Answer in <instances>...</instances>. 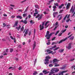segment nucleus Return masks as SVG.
Listing matches in <instances>:
<instances>
[{
    "instance_id": "4",
    "label": "nucleus",
    "mask_w": 75,
    "mask_h": 75,
    "mask_svg": "<svg viewBox=\"0 0 75 75\" xmlns=\"http://www.w3.org/2000/svg\"><path fill=\"white\" fill-rule=\"evenodd\" d=\"M47 52H49L48 53V54H50L52 53V55H54V54H55V53H56V51H55L54 52H53V51H51V50L48 49L47 50Z\"/></svg>"
},
{
    "instance_id": "49",
    "label": "nucleus",
    "mask_w": 75,
    "mask_h": 75,
    "mask_svg": "<svg viewBox=\"0 0 75 75\" xmlns=\"http://www.w3.org/2000/svg\"><path fill=\"white\" fill-rule=\"evenodd\" d=\"M42 16H43V14H41L40 15V18H42Z\"/></svg>"
},
{
    "instance_id": "62",
    "label": "nucleus",
    "mask_w": 75,
    "mask_h": 75,
    "mask_svg": "<svg viewBox=\"0 0 75 75\" xmlns=\"http://www.w3.org/2000/svg\"><path fill=\"white\" fill-rule=\"evenodd\" d=\"M41 19V18H40V17H39L38 18V20H40V19Z\"/></svg>"
},
{
    "instance_id": "10",
    "label": "nucleus",
    "mask_w": 75,
    "mask_h": 75,
    "mask_svg": "<svg viewBox=\"0 0 75 75\" xmlns=\"http://www.w3.org/2000/svg\"><path fill=\"white\" fill-rule=\"evenodd\" d=\"M59 60H58L57 59H54L53 60V63H54V62H59Z\"/></svg>"
},
{
    "instance_id": "51",
    "label": "nucleus",
    "mask_w": 75,
    "mask_h": 75,
    "mask_svg": "<svg viewBox=\"0 0 75 75\" xmlns=\"http://www.w3.org/2000/svg\"><path fill=\"white\" fill-rule=\"evenodd\" d=\"M14 17H15V16H14V15H12L11 16V18H14Z\"/></svg>"
},
{
    "instance_id": "63",
    "label": "nucleus",
    "mask_w": 75,
    "mask_h": 75,
    "mask_svg": "<svg viewBox=\"0 0 75 75\" xmlns=\"http://www.w3.org/2000/svg\"><path fill=\"white\" fill-rule=\"evenodd\" d=\"M69 7L68 6H66V8L67 9V10H68V8H69Z\"/></svg>"
},
{
    "instance_id": "18",
    "label": "nucleus",
    "mask_w": 75,
    "mask_h": 75,
    "mask_svg": "<svg viewBox=\"0 0 75 75\" xmlns=\"http://www.w3.org/2000/svg\"><path fill=\"white\" fill-rule=\"evenodd\" d=\"M57 47V45H55L54 46L52 47V48H50V50H52L53 48H56Z\"/></svg>"
},
{
    "instance_id": "25",
    "label": "nucleus",
    "mask_w": 75,
    "mask_h": 75,
    "mask_svg": "<svg viewBox=\"0 0 75 75\" xmlns=\"http://www.w3.org/2000/svg\"><path fill=\"white\" fill-rule=\"evenodd\" d=\"M27 16V13H24L23 14V17H25V16Z\"/></svg>"
},
{
    "instance_id": "39",
    "label": "nucleus",
    "mask_w": 75,
    "mask_h": 75,
    "mask_svg": "<svg viewBox=\"0 0 75 75\" xmlns=\"http://www.w3.org/2000/svg\"><path fill=\"white\" fill-rule=\"evenodd\" d=\"M49 66L50 67H53V65L52 64H50L49 65Z\"/></svg>"
},
{
    "instance_id": "31",
    "label": "nucleus",
    "mask_w": 75,
    "mask_h": 75,
    "mask_svg": "<svg viewBox=\"0 0 75 75\" xmlns=\"http://www.w3.org/2000/svg\"><path fill=\"white\" fill-rule=\"evenodd\" d=\"M21 31H23L24 30V26H22L21 29Z\"/></svg>"
},
{
    "instance_id": "44",
    "label": "nucleus",
    "mask_w": 75,
    "mask_h": 75,
    "mask_svg": "<svg viewBox=\"0 0 75 75\" xmlns=\"http://www.w3.org/2000/svg\"><path fill=\"white\" fill-rule=\"evenodd\" d=\"M70 21V19H69L68 20H66V22H67V23H68Z\"/></svg>"
},
{
    "instance_id": "57",
    "label": "nucleus",
    "mask_w": 75,
    "mask_h": 75,
    "mask_svg": "<svg viewBox=\"0 0 75 75\" xmlns=\"http://www.w3.org/2000/svg\"><path fill=\"white\" fill-rule=\"evenodd\" d=\"M43 13H44V14L45 15L48 14V13H47V12H46V11L44 12Z\"/></svg>"
},
{
    "instance_id": "12",
    "label": "nucleus",
    "mask_w": 75,
    "mask_h": 75,
    "mask_svg": "<svg viewBox=\"0 0 75 75\" xmlns=\"http://www.w3.org/2000/svg\"><path fill=\"white\" fill-rule=\"evenodd\" d=\"M16 29H17L18 30V31H19V30L21 29V25H19L18 27H16Z\"/></svg>"
},
{
    "instance_id": "19",
    "label": "nucleus",
    "mask_w": 75,
    "mask_h": 75,
    "mask_svg": "<svg viewBox=\"0 0 75 75\" xmlns=\"http://www.w3.org/2000/svg\"><path fill=\"white\" fill-rule=\"evenodd\" d=\"M63 6H64V4H61V6H59V8H62V7H63Z\"/></svg>"
},
{
    "instance_id": "23",
    "label": "nucleus",
    "mask_w": 75,
    "mask_h": 75,
    "mask_svg": "<svg viewBox=\"0 0 75 75\" xmlns=\"http://www.w3.org/2000/svg\"><path fill=\"white\" fill-rule=\"evenodd\" d=\"M23 23H24V24H27V20H24V21H23Z\"/></svg>"
},
{
    "instance_id": "11",
    "label": "nucleus",
    "mask_w": 75,
    "mask_h": 75,
    "mask_svg": "<svg viewBox=\"0 0 75 75\" xmlns=\"http://www.w3.org/2000/svg\"><path fill=\"white\" fill-rule=\"evenodd\" d=\"M57 14H58L57 12H54L53 14V17L55 18V16H56V15H57Z\"/></svg>"
},
{
    "instance_id": "20",
    "label": "nucleus",
    "mask_w": 75,
    "mask_h": 75,
    "mask_svg": "<svg viewBox=\"0 0 75 75\" xmlns=\"http://www.w3.org/2000/svg\"><path fill=\"white\" fill-rule=\"evenodd\" d=\"M50 23V22L49 21H48L47 22H46V23L45 24V27H46V26H47V24H48V23Z\"/></svg>"
},
{
    "instance_id": "41",
    "label": "nucleus",
    "mask_w": 75,
    "mask_h": 75,
    "mask_svg": "<svg viewBox=\"0 0 75 75\" xmlns=\"http://www.w3.org/2000/svg\"><path fill=\"white\" fill-rule=\"evenodd\" d=\"M13 49L12 48L10 50V52H13Z\"/></svg>"
},
{
    "instance_id": "1",
    "label": "nucleus",
    "mask_w": 75,
    "mask_h": 75,
    "mask_svg": "<svg viewBox=\"0 0 75 75\" xmlns=\"http://www.w3.org/2000/svg\"><path fill=\"white\" fill-rule=\"evenodd\" d=\"M55 34L54 32H52L50 34V32L49 31H47L46 33V35L45 36V37H46V39H47V40H50L51 36H52L53 34Z\"/></svg>"
},
{
    "instance_id": "43",
    "label": "nucleus",
    "mask_w": 75,
    "mask_h": 75,
    "mask_svg": "<svg viewBox=\"0 0 75 75\" xmlns=\"http://www.w3.org/2000/svg\"><path fill=\"white\" fill-rule=\"evenodd\" d=\"M53 8H57V6L55 5L53 6Z\"/></svg>"
},
{
    "instance_id": "9",
    "label": "nucleus",
    "mask_w": 75,
    "mask_h": 75,
    "mask_svg": "<svg viewBox=\"0 0 75 75\" xmlns=\"http://www.w3.org/2000/svg\"><path fill=\"white\" fill-rule=\"evenodd\" d=\"M36 46V42L34 41V42L33 44V50H34V49H35V47Z\"/></svg>"
},
{
    "instance_id": "3",
    "label": "nucleus",
    "mask_w": 75,
    "mask_h": 75,
    "mask_svg": "<svg viewBox=\"0 0 75 75\" xmlns=\"http://www.w3.org/2000/svg\"><path fill=\"white\" fill-rule=\"evenodd\" d=\"M72 35V34L69 37L66 38L65 39H63L61 40L59 42L58 44H61V43H62V42L63 41H65V40H67L68 38H69L71 37V36Z\"/></svg>"
},
{
    "instance_id": "16",
    "label": "nucleus",
    "mask_w": 75,
    "mask_h": 75,
    "mask_svg": "<svg viewBox=\"0 0 75 75\" xmlns=\"http://www.w3.org/2000/svg\"><path fill=\"white\" fill-rule=\"evenodd\" d=\"M38 74V73L37 71H34V73H33V75H36Z\"/></svg>"
},
{
    "instance_id": "28",
    "label": "nucleus",
    "mask_w": 75,
    "mask_h": 75,
    "mask_svg": "<svg viewBox=\"0 0 75 75\" xmlns=\"http://www.w3.org/2000/svg\"><path fill=\"white\" fill-rule=\"evenodd\" d=\"M54 64V67H58V66H59V64H57V63H55Z\"/></svg>"
},
{
    "instance_id": "59",
    "label": "nucleus",
    "mask_w": 75,
    "mask_h": 75,
    "mask_svg": "<svg viewBox=\"0 0 75 75\" xmlns=\"http://www.w3.org/2000/svg\"><path fill=\"white\" fill-rule=\"evenodd\" d=\"M58 41H57V42H54V44H57L58 43Z\"/></svg>"
},
{
    "instance_id": "34",
    "label": "nucleus",
    "mask_w": 75,
    "mask_h": 75,
    "mask_svg": "<svg viewBox=\"0 0 75 75\" xmlns=\"http://www.w3.org/2000/svg\"><path fill=\"white\" fill-rule=\"evenodd\" d=\"M30 24H34V23L33 22V20H31L30 21Z\"/></svg>"
},
{
    "instance_id": "58",
    "label": "nucleus",
    "mask_w": 75,
    "mask_h": 75,
    "mask_svg": "<svg viewBox=\"0 0 75 75\" xmlns=\"http://www.w3.org/2000/svg\"><path fill=\"white\" fill-rule=\"evenodd\" d=\"M51 1H50L49 2V3H51L52 1H53L54 0H50Z\"/></svg>"
},
{
    "instance_id": "2",
    "label": "nucleus",
    "mask_w": 75,
    "mask_h": 75,
    "mask_svg": "<svg viewBox=\"0 0 75 75\" xmlns=\"http://www.w3.org/2000/svg\"><path fill=\"white\" fill-rule=\"evenodd\" d=\"M46 59H45V65H47L48 64H49V59L51 58V57L49 56H46L45 57Z\"/></svg>"
},
{
    "instance_id": "21",
    "label": "nucleus",
    "mask_w": 75,
    "mask_h": 75,
    "mask_svg": "<svg viewBox=\"0 0 75 75\" xmlns=\"http://www.w3.org/2000/svg\"><path fill=\"white\" fill-rule=\"evenodd\" d=\"M28 7H27L26 8V9L24 11V13H25L26 12H27V11H28Z\"/></svg>"
},
{
    "instance_id": "50",
    "label": "nucleus",
    "mask_w": 75,
    "mask_h": 75,
    "mask_svg": "<svg viewBox=\"0 0 75 75\" xmlns=\"http://www.w3.org/2000/svg\"><path fill=\"white\" fill-rule=\"evenodd\" d=\"M58 24V22H56L55 24V26H57V25Z\"/></svg>"
},
{
    "instance_id": "36",
    "label": "nucleus",
    "mask_w": 75,
    "mask_h": 75,
    "mask_svg": "<svg viewBox=\"0 0 75 75\" xmlns=\"http://www.w3.org/2000/svg\"><path fill=\"white\" fill-rule=\"evenodd\" d=\"M64 10H60V11L59 12V14H61V13H62V11H63Z\"/></svg>"
},
{
    "instance_id": "8",
    "label": "nucleus",
    "mask_w": 75,
    "mask_h": 75,
    "mask_svg": "<svg viewBox=\"0 0 75 75\" xmlns=\"http://www.w3.org/2000/svg\"><path fill=\"white\" fill-rule=\"evenodd\" d=\"M18 21H16L13 27H16V26H17V25H18Z\"/></svg>"
},
{
    "instance_id": "55",
    "label": "nucleus",
    "mask_w": 75,
    "mask_h": 75,
    "mask_svg": "<svg viewBox=\"0 0 75 75\" xmlns=\"http://www.w3.org/2000/svg\"><path fill=\"white\" fill-rule=\"evenodd\" d=\"M59 71V70L58 69H56V70H55V72H58V71Z\"/></svg>"
},
{
    "instance_id": "15",
    "label": "nucleus",
    "mask_w": 75,
    "mask_h": 75,
    "mask_svg": "<svg viewBox=\"0 0 75 75\" xmlns=\"http://www.w3.org/2000/svg\"><path fill=\"white\" fill-rule=\"evenodd\" d=\"M64 51V49H61V50H59V51L60 53H62Z\"/></svg>"
},
{
    "instance_id": "61",
    "label": "nucleus",
    "mask_w": 75,
    "mask_h": 75,
    "mask_svg": "<svg viewBox=\"0 0 75 75\" xmlns=\"http://www.w3.org/2000/svg\"><path fill=\"white\" fill-rule=\"evenodd\" d=\"M69 6H70V3H68L67 4V6L69 7Z\"/></svg>"
},
{
    "instance_id": "29",
    "label": "nucleus",
    "mask_w": 75,
    "mask_h": 75,
    "mask_svg": "<svg viewBox=\"0 0 75 75\" xmlns=\"http://www.w3.org/2000/svg\"><path fill=\"white\" fill-rule=\"evenodd\" d=\"M37 58H36L34 62V65H35V64H36V63L37 62Z\"/></svg>"
},
{
    "instance_id": "35",
    "label": "nucleus",
    "mask_w": 75,
    "mask_h": 75,
    "mask_svg": "<svg viewBox=\"0 0 75 75\" xmlns=\"http://www.w3.org/2000/svg\"><path fill=\"white\" fill-rule=\"evenodd\" d=\"M59 31H57L56 32V33H55V35H57V34H58V33H59Z\"/></svg>"
},
{
    "instance_id": "48",
    "label": "nucleus",
    "mask_w": 75,
    "mask_h": 75,
    "mask_svg": "<svg viewBox=\"0 0 75 75\" xmlns=\"http://www.w3.org/2000/svg\"><path fill=\"white\" fill-rule=\"evenodd\" d=\"M28 17L29 18H31V16L30 15H29L28 16Z\"/></svg>"
},
{
    "instance_id": "22",
    "label": "nucleus",
    "mask_w": 75,
    "mask_h": 75,
    "mask_svg": "<svg viewBox=\"0 0 75 75\" xmlns=\"http://www.w3.org/2000/svg\"><path fill=\"white\" fill-rule=\"evenodd\" d=\"M65 68H66V67L64 66L63 67H61L60 69H65Z\"/></svg>"
},
{
    "instance_id": "56",
    "label": "nucleus",
    "mask_w": 75,
    "mask_h": 75,
    "mask_svg": "<svg viewBox=\"0 0 75 75\" xmlns=\"http://www.w3.org/2000/svg\"><path fill=\"white\" fill-rule=\"evenodd\" d=\"M47 72V71L46 70H43L42 71L43 73H45V72Z\"/></svg>"
},
{
    "instance_id": "7",
    "label": "nucleus",
    "mask_w": 75,
    "mask_h": 75,
    "mask_svg": "<svg viewBox=\"0 0 75 75\" xmlns=\"http://www.w3.org/2000/svg\"><path fill=\"white\" fill-rule=\"evenodd\" d=\"M67 71H68L66 70V71H61L60 73H59V75H64L63 74H64V73H65V72H67Z\"/></svg>"
},
{
    "instance_id": "54",
    "label": "nucleus",
    "mask_w": 75,
    "mask_h": 75,
    "mask_svg": "<svg viewBox=\"0 0 75 75\" xmlns=\"http://www.w3.org/2000/svg\"><path fill=\"white\" fill-rule=\"evenodd\" d=\"M62 33H59V34L58 35H59V36H61V35H62Z\"/></svg>"
},
{
    "instance_id": "42",
    "label": "nucleus",
    "mask_w": 75,
    "mask_h": 75,
    "mask_svg": "<svg viewBox=\"0 0 75 75\" xmlns=\"http://www.w3.org/2000/svg\"><path fill=\"white\" fill-rule=\"evenodd\" d=\"M3 27H6V25L5 24V23H3Z\"/></svg>"
},
{
    "instance_id": "30",
    "label": "nucleus",
    "mask_w": 75,
    "mask_h": 75,
    "mask_svg": "<svg viewBox=\"0 0 75 75\" xmlns=\"http://www.w3.org/2000/svg\"><path fill=\"white\" fill-rule=\"evenodd\" d=\"M74 60H75V59H74V58L71 59L69 60V61L72 62V61H74Z\"/></svg>"
},
{
    "instance_id": "40",
    "label": "nucleus",
    "mask_w": 75,
    "mask_h": 75,
    "mask_svg": "<svg viewBox=\"0 0 75 75\" xmlns=\"http://www.w3.org/2000/svg\"><path fill=\"white\" fill-rule=\"evenodd\" d=\"M40 14H38L37 16L35 17V18H38L39 16H40Z\"/></svg>"
},
{
    "instance_id": "24",
    "label": "nucleus",
    "mask_w": 75,
    "mask_h": 75,
    "mask_svg": "<svg viewBox=\"0 0 75 75\" xmlns=\"http://www.w3.org/2000/svg\"><path fill=\"white\" fill-rule=\"evenodd\" d=\"M38 12H36V13H34V14L33 15L34 16H35H35H37V14H38Z\"/></svg>"
},
{
    "instance_id": "53",
    "label": "nucleus",
    "mask_w": 75,
    "mask_h": 75,
    "mask_svg": "<svg viewBox=\"0 0 75 75\" xmlns=\"http://www.w3.org/2000/svg\"><path fill=\"white\" fill-rule=\"evenodd\" d=\"M52 73H54V72L53 71L50 72V74H49L48 75H51V74H52Z\"/></svg>"
},
{
    "instance_id": "33",
    "label": "nucleus",
    "mask_w": 75,
    "mask_h": 75,
    "mask_svg": "<svg viewBox=\"0 0 75 75\" xmlns=\"http://www.w3.org/2000/svg\"><path fill=\"white\" fill-rule=\"evenodd\" d=\"M54 4L55 5V6H58V3H54Z\"/></svg>"
},
{
    "instance_id": "17",
    "label": "nucleus",
    "mask_w": 75,
    "mask_h": 75,
    "mask_svg": "<svg viewBox=\"0 0 75 75\" xmlns=\"http://www.w3.org/2000/svg\"><path fill=\"white\" fill-rule=\"evenodd\" d=\"M29 31V29H26V31L25 32V34L26 35L27 34H28V32Z\"/></svg>"
},
{
    "instance_id": "6",
    "label": "nucleus",
    "mask_w": 75,
    "mask_h": 75,
    "mask_svg": "<svg viewBox=\"0 0 75 75\" xmlns=\"http://www.w3.org/2000/svg\"><path fill=\"white\" fill-rule=\"evenodd\" d=\"M72 42L70 43L69 44V45L68 46H66V48L68 50H70L71 48V45H72Z\"/></svg>"
},
{
    "instance_id": "27",
    "label": "nucleus",
    "mask_w": 75,
    "mask_h": 75,
    "mask_svg": "<svg viewBox=\"0 0 75 75\" xmlns=\"http://www.w3.org/2000/svg\"><path fill=\"white\" fill-rule=\"evenodd\" d=\"M58 49H59V47H56V48L53 49V51H56V50H57Z\"/></svg>"
},
{
    "instance_id": "38",
    "label": "nucleus",
    "mask_w": 75,
    "mask_h": 75,
    "mask_svg": "<svg viewBox=\"0 0 75 75\" xmlns=\"http://www.w3.org/2000/svg\"><path fill=\"white\" fill-rule=\"evenodd\" d=\"M66 30H67V29H64V30H62V33H64V32H65V31H66Z\"/></svg>"
},
{
    "instance_id": "45",
    "label": "nucleus",
    "mask_w": 75,
    "mask_h": 75,
    "mask_svg": "<svg viewBox=\"0 0 75 75\" xmlns=\"http://www.w3.org/2000/svg\"><path fill=\"white\" fill-rule=\"evenodd\" d=\"M61 19H62V16H61L59 17V18L58 19L59 21V20H61Z\"/></svg>"
},
{
    "instance_id": "13",
    "label": "nucleus",
    "mask_w": 75,
    "mask_h": 75,
    "mask_svg": "<svg viewBox=\"0 0 75 75\" xmlns=\"http://www.w3.org/2000/svg\"><path fill=\"white\" fill-rule=\"evenodd\" d=\"M10 37L11 38V39H12V40H13V41H14V42H15V43H16V38H13V37L12 36H11Z\"/></svg>"
},
{
    "instance_id": "14",
    "label": "nucleus",
    "mask_w": 75,
    "mask_h": 75,
    "mask_svg": "<svg viewBox=\"0 0 75 75\" xmlns=\"http://www.w3.org/2000/svg\"><path fill=\"white\" fill-rule=\"evenodd\" d=\"M17 18H20V19H22V17L20 16H16Z\"/></svg>"
},
{
    "instance_id": "64",
    "label": "nucleus",
    "mask_w": 75,
    "mask_h": 75,
    "mask_svg": "<svg viewBox=\"0 0 75 75\" xmlns=\"http://www.w3.org/2000/svg\"><path fill=\"white\" fill-rule=\"evenodd\" d=\"M39 75H43V74H42V73H40V74H39Z\"/></svg>"
},
{
    "instance_id": "32",
    "label": "nucleus",
    "mask_w": 75,
    "mask_h": 75,
    "mask_svg": "<svg viewBox=\"0 0 75 75\" xmlns=\"http://www.w3.org/2000/svg\"><path fill=\"white\" fill-rule=\"evenodd\" d=\"M74 37L72 36L70 38V40H74Z\"/></svg>"
},
{
    "instance_id": "47",
    "label": "nucleus",
    "mask_w": 75,
    "mask_h": 75,
    "mask_svg": "<svg viewBox=\"0 0 75 75\" xmlns=\"http://www.w3.org/2000/svg\"><path fill=\"white\" fill-rule=\"evenodd\" d=\"M56 38V37H54L52 39V41H53V40H54Z\"/></svg>"
},
{
    "instance_id": "5",
    "label": "nucleus",
    "mask_w": 75,
    "mask_h": 75,
    "mask_svg": "<svg viewBox=\"0 0 75 75\" xmlns=\"http://www.w3.org/2000/svg\"><path fill=\"white\" fill-rule=\"evenodd\" d=\"M45 23H44V22H42V25L40 24L39 26V28H40V30H43L44 28V24Z\"/></svg>"
},
{
    "instance_id": "60",
    "label": "nucleus",
    "mask_w": 75,
    "mask_h": 75,
    "mask_svg": "<svg viewBox=\"0 0 75 75\" xmlns=\"http://www.w3.org/2000/svg\"><path fill=\"white\" fill-rule=\"evenodd\" d=\"M19 70H21V67H19L18 68Z\"/></svg>"
},
{
    "instance_id": "46",
    "label": "nucleus",
    "mask_w": 75,
    "mask_h": 75,
    "mask_svg": "<svg viewBox=\"0 0 75 75\" xmlns=\"http://www.w3.org/2000/svg\"><path fill=\"white\" fill-rule=\"evenodd\" d=\"M31 31H29V33H28L29 35H31Z\"/></svg>"
},
{
    "instance_id": "37",
    "label": "nucleus",
    "mask_w": 75,
    "mask_h": 75,
    "mask_svg": "<svg viewBox=\"0 0 75 75\" xmlns=\"http://www.w3.org/2000/svg\"><path fill=\"white\" fill-rule=\"evenodd\" d=\"M50 44H51V43H50V42H49L46 43L47 45H50Z\"/></svg>"
},
{
    "instance_id": "26",
    "label": "nucleus",
    "mask_w": 75,
    "mask_h": 75,
    "mask_svg": "<svg viewBox=\"0 0 75 75\" xmlns=\"http://www.w3.org/2000/svg\"><path fill=\"white\" fill-rule=\"evenodd\" d=\"M35 8H38V9H39V6H38L37 5H35Z\"/></svg>"
},
{
    "instance_id": "52",
    "label": "nucleus",
    "mask_w": 75,
    "mask_h": 75,
    "mask_svg": "<svg viewBox=\"0 0 75 75\" xmlns=\"http://www.w3.org/2000/svg\"><path fill=\"white\" fill-rule=\"evenodd\" d=\"M57 28V26L55 27V28L53 29V30H55Z\"/></svg>"
}]
</instances>
